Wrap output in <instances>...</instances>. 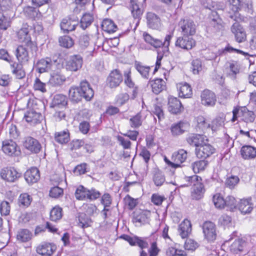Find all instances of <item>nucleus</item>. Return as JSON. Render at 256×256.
Returning <instances> with one entry per match:
<instances>
[{
  "label": "nucleus",
  "instance_id": "obj_1",
  "mask_svg": "<svg viewBox=\"0 0 256 256\" xmlns=\"http://www.w3.org/2000/svg\"><path fill=\"white\" fill-rule=\"evenodd\" d=\"M70 99L74 102H80L82 97L89 101L93 98L94 92L89 83L86 80L82 81L80 87H71L69 90Z\"/></svg>",
  "mask_w": 256,
  "mask_h": 256
},
{
  "label": "nucleus",
  "instance_id": "obj_2",
  "mask_svg": "<svg viewBox=\"0 0 256 256\" xmlns=\"http://www.w3.org/2000/svg\"><path fill=\"white\" fill-rule=\"evenodd\" d=\"M18 38L20 42L24 44L25 46L31 50V54H34L38 50L36 44L32 41L29 34L28 26L26 24L17 32Z\"/></svg>",
  "mask_w": 256,
  "mask_h": 256
},
{
  "label": "nucleus",
  "instance_id": "obj_3",
  "mask_svg": "<svg viewBox=\"0 0 256 256\" xmlns=\"http://www.w3.org/2000/svg\"><path fill=\"white\" fill-rule=\"evenodd\" d=\"M178 26L182 34L193 36L196 33V24L190 19L184 18L180 20Z\"/></svg>",
  "mask_w": 256,
  "mask_h": 256
},
{
  "label": "nucleus",
  "instance_id": "obj_4",
  "mask_svg": "<svg viewBox=\"0 0 256 256\" xmlns=\"http://www.w3.org/2000/svg\"><path fill=\"white\" fill-rule=\"evenodd\" d=\"M172 37V34L166 35L165 37L164 41L162 42L159 39L154 38L150 34L146 32L143 34V38L144 40V41L154 48H160L162 46L168 48Z\"/></svg>",
  "mask_w": 256,
  "mask_h": 256
},
{
  "label": "nucleus",
  "instance_id": "obj_5",
  "mask_svg": "<svg viewBox=\"0 0 256 256\" xmlns=\"http://www.w3.org/2000/svg\"><path fill=\"white\" fill-rule=\"evenodd\" d=\"M82 64L83 60L80 55H73L66 61L64 68L68 71L76 72L82 68Z\"/></svg>",
  "mask_w": 256,
  "mask_h": 256
},
{
  "label": "nucleus",
  "instance_id": "obj_6",
  "mask_svg": "<svg viewBox=\"0 0 256 256\" xmlns=\"http://www.w3.org/2000/svg\"><path fill=\"white\" fill-rule=\"evenodd\" d=\"M192 36L182 34L177 38L176 46L187 50L192 49L196 46V41Z\"/></svg>",
  "mask_w": 256,
  "mask_h": 256
},
{
  "label": "nucleus",
  "instance_id": "obj_7",
  "mask_svg": "<svg viewBox=\"0 0 256 256\" xmlns=\"http://www.w3.org/2000/svg\"><path fill=\"white\" fill-rule=\"evenodd\" d=\"M55 65V61L52 60L50 58H46L38 60L35 66V68L36 71L42 74L52 70Z\"/></svg>",
  "mask_w": 256,
  "mask_h": 256
},
{
  "label": "nucleus",
  "instance_id": "obj_8",
  "mask_svg": "<svg viewBox=\"0 0 256 256\" xmlns=\"http://www.w3.org/2000/svg\"><path fill=\"white\" fill-rule=\"evenodd\" d=\"M2 150L6 154L11 156H18L20 154V150L16 142L11 140L2 142Z\"/></svg>",
  "mask_w": 256,
  "mask_h": 256
},
{
  "label": "nucleus",
  "instance_id": "obj_9",
  "mask_svg": "<svg viewBox=\"0 0 256 256\" xmlns=\"http://www.w3.org/2000/svg\"><path fill=\"white\" fill-rule=\"evenodd\" d=\"M24 147L32 153L38 154L42 148V146L38 141L31 136L25 137L22 141Z\"/></svg>",
  "mask_w": 256,
  "mask_h": 256
},
{
  "label": "nucleus",
  "instance_id": "obj_10",
  "mask_svg": "<svg viewBox=\"0 0 256 256\" xmlns=\"http://www.w3.org/2000/svg\"><path fill=\"white\" fill-rule=\"evenodd\" d=\"M22 176V174L13 167L6 168L2 170V178L9 182H14Z\"/></svg>",
  "mask_w": 256,
  "mask_h": 256
},
{
  "label": "nucleus",
  "instance_id": "obj_11",
  "mask_svg": "<svg viewBox=\"0 0 256 256\" xmlns=\"http://www.w3.org/2000/svg\"><path fill=\"white\" fill-rule=\"evenodd\" d=\"M215 152V148L211 144H206L204 141L198 148H196V156L200 158H206Z\"/></svg>",
  "mask_w": 256,
  "mask_h": 256
},
{
  "label": "nucleus",
  "instance_id": "obj_12",
  "mask_svg": "<svg viewBox=\"0 0 256 256\" xmlns=\"http://www.w3.org/2000/svg\"><path fill=\"white\" fill-rule=\"evenodd\" d=\"M202 230L205 238L208 241H214L216 237V227L214 223L208 221L202 226Z\"/></svg>",
  "mask_w": 256,
  "mask_h": 256
},
{
  "label": "nucleus",
  "instance_id": "obj_13",
  "mask_svg": "<svg viewBox=\"0 0 256 256\" xmlns=\"http://www.w3.org/2000/svg\"><path fill=\"white\" fill-rule=\"evenodd\" d=\"M147 26L153 30H159L162 26L161 20L160 16L152 12L146 14Z\"/></svg>",
  "mask_w": 256,
  "mask_h": 256
},
{
  "label": "nucleus",
  "instance_id": "obj_14",
  "mask_svg": "<svg viewBox=\"0 0 256 256\" xmlns=\"http://www.w3.org/2000/svg\"><path fill=\"white\" fill-rule=\"evenodd\" d=\"M201 102L202 105L206 106H213L216 101L215 94L208 90H205L200 94Z\"/></svg>",
  "mask_w": 256,
  "mask_h": 256
},
{
  "label": "nucleus",
  "instance_id": "obj_15",
  "mask_svg": "<svg viewBox=\"0 0 256 256\" xmlns=\"http://www.w3.org/2000/svg\"><path fill=\"white\" fill-rule=\"evenodd\" d=\"M122 81V75L118 70L112 71L107 78V84L110 88L118 86Z\"/></svg>",
  "mask_w": 256,
  "mask_h": 256
},
{
  "label": "nucleus",
  "instance_id": "obj_16",
  "mask_svg": "<svg viewBox=\"0 0 256 256\" xmlns=\"http://www.w3.org/2000/svg\"><path fill=\"white\" fill-rule=\"evenodd\" d=\"M184 110L181 102L175 97L170 96L168 99V110L173 114H180Z\"/></svg>",
  "mask_w": 256,
  "mask_h": 256
},
{
  "label": "nucleus",
  "instance_id": "obj_17",
  "mask_svg": "<svg viewBox=\"0 0 256 256\" xmlns=\"http://www.w3.org/2000/svg\"><path fill=\"white\" fill-rule=\"evenodd\" d=\"M28 48L23 46H18L15 50L14 54L18 62L21 63H27L29 61L30 56ZM28 49H30L28 48Z\"/></svg>",
  "mask_w": 256,
  "mask_h": 256
},
{
  "label": "nucleus",
  "instance_id": "obj_18",
  "mask_svg": "<svg viewBox=\"0 0 256 256\" xmlns=\"http://www.w3.org/2000/svg\"><path fill=\"white\" fill-rule=\"evenodd\" d=\"M40 178L39 170L36 168H32L26 171L24 178L28 184L36 182Z\"/></svg>",
  "mask_w": 256,
  "mask_h": 256
},
{
  "label": "nucleus",
  "instance_id": "obj_19",
  "mask_svg": "<svg viewBox=\"0 0 256 256\" xmlns=\"http://www.w3.org/2000/svg\"><path fill=\"white\" fill-rule=\"evenodd\" d=\"M205 140H208L205 136L198 134H192L186 138L188 143L192 146H196V148H198L202 143H204Z\"/></svg>",
  "mask_w": 256,
  "mask_h": 256
},
{
  "label": "nucleus",
  "instance_id": "obj_20",
  "mask_svg": "<svg viewBox=\"0 0 256 256\" xmlns=\"http://www.w3.org/2000/svg\"><path fill=\"white\" fill-rule=\"evenodd\" d=\"M238 209L243 214L250 213L254 208V204L252 202V198H244L238 204Z\"/></svg>",
  "mask_w": 256,
  "mask_h": 256
},
{
  "label": "nucleus",
  "instance_id": "obj_21",
  "mask_svg": "<svg viewBox=\"0 0 256 256\" xmlns=\"http://www.w3.org/2000/svg\"><path fill=\"white\" fill-rule=\"evenodd\" d=\"M56 246L52 244L45 243L37 248V252L42 256H50L56 250Z\"/></svg>",
  "mask_w": 256,
  "mask_h": 256
},
{
  "label": "nucleus",
  "instance_id": "obj_22",
  "mask_svg": "<svg viewBox=\"0 0 256 256\" xmlns=\"http://www.w3.org/2000/svg\"><path fill=\"white\" fill-rule=\"evenodd\" d=\"M242 157L244 160H252L256 157V148L249 145L242 146L240 150Z\"/></svg>",
  "mask_w": 256,
  "mask_h": 256
},
{
  "label": "nucleus",
  "instance_id": "obj_23",
  "mask_svg": "<svg viewBox=\"0 0 256 256\" xmlns=\"http://www.w3.org/2000/svg\"><path fill=\"white\" fill-rule=\"evenodd\" d=\"M187 158V152L183 149L174 152L172 156V160L174 162L176 168L180 167V164L184 162Z\"/></svg>",
  "mask_w": 256,
  "mask_h": 256
},
{
  "label": "nucleus",
  "instance_id": "obj_24",
  "mask_svg": "<svg viewBox=\"0 0 256 256\" xmlns=\"http://www.w3.org/2000/svg\"><path fill=\"white\" fill-rule=\"evenodd\" d=\"M78 24V22L76 20L70 18H64L62 20L60 26L64 33H68L74 30Z\"/></svg>",
  "mask_w": 256,
  "mask_h": 256
},
{
  "label": "nucleus",
  "instance_id": "obj_25",
  "mask_svg": "<svg viewBox=\"0 0 256 256\" xmlns=\"http://www.w3.org/2000/svg\"><path fill=\"white\" fill-rule=\"evenodd\" d=\"M178 232L182 238L188 236L192 231L190 222L187 219L184 220L178 226Z\"/></svg>",
  "mask_w": 256,
  "mask_h": 256
},
{
  "label": "nucleus",
  "instance_id": "obj_26",
  "mask_svg": "<svg viewBox=\"0 0 256 256\" xmlns=\"http://www.w3.org/2000/svg\"><path fill=\"white\" fill-rule=\"evenodd\" d=\"M42 117L40 114L33 110L27 112L24 116L26 120L28 122L32 124H35L38 122H40Z\"/></svg>",
  "mask_w": 256,
  "mask_h": 256
},
{
  "label": "nucleus",
  "instance_id": "obj_27",
  "mask_svg": "<svg viewBox=\"0 0 256 256\" xmlns=\"http://www.w3.org/2000/svg\"><path fill=\"white\" fill-rule=\"evenodd\" d=\"M24 63L21 62H13L10 64L12 68V72L15 75L16 78L18 79H22L26 76V72L22 67V64Z\"/></svg>",
  "mask_w": 256,
  "mask_h": 256
},
{
  "label": "nucleus",
  "instance_id": "obj_28",
  "mask_svg": "<svg viewBox=\"0 0 256 256\" xmlns=\"http://www.w3.org/2000/svg\"><path fill=\"white\" fill-rule=\"evenodd\" d=\"M205 192V188L202 182L196 184L194 186L192 191V192L191 196L192 199L195 200H199L203 196Z\"/></svg>",
  "mask_w": 256,
  "mask_h": 256
},
{
  "label": "nucleus",
  "instance_id": "obj_29",
  "mask_svg": "<svg viewBox=\"0 0 256 256\" xmlns=\"http://www.w3.org/2000/svg\"><path fill=\"white\" fill-rule=\"evenodd\" d=\"M66 80L64 76L58 72L51 74L48 84L53 86H60Z\"/></svg>",
  "mask_w": 256,
  "mask_h": 256
},
{
  "label": "nucleus",
  "instance_id": "obj_30",
  "mask_svg": "<svg viewBox=\"0 0 256 256\" xmlns=\"http://www.w3.org/2000/svg\"><path fill=\"white\" fill-rule=\"evenodd\" d=\"M129 6L133 17L139 20L143 13V10L140 8L138 0H130Z\"/></svg>",
  "mask_w": 256,
  "mask_h": 256
},
{
  "label": "nucleus",
  "instance_id": "obj_31",
  "mask_svg": "<svg viewBox=\"0 0 256 256\" xmlns=\"http://www.w3.org/2000/svg\"><path fill=\"white\" fill-rule=\"evenodd\" d=\"M179 90V96L183 98H190L192 95V88L190 85L185 82L180 84L178 87Z\"/></svg>",
  "mask_w": 256,
  "mask_h": 256
},
{
  "label": "nucleus",
  "instance_id": "obj_32",
  "mask_svg": "<svg viewBox=\"0 0 256 256\" xmlns=\"http://www.w3.org/2000/svg\"><path fill=\"white\" fill-rule=\"evenodd\" d=\"M151 86L153 92L158 94L162 91L166 87L164 81L161 78H157L151 81Z\"/></svg>",
  "mask_w": 256,
  "mask_h": 256
},
{
  "label": "nucleus",
  "instance_id": "obj_33",
  "mask_svg": "<svg viewBox=\"0 0 256 256\" xmlns=\"http://www.w3.org/2000/svg\"><path fill=\"white\" fill-rule=\"evenodd\" d=\"M94 20V18L92 14L86 13L83 14L80 19V26L82 29L86 30L91 25Z\"/></svg>",
  "mask_w": 256,
  "mask_h": 256
},
{
  "label": "nucleus",
  "instance_id": "obj_34",
  "mask_svg": "<svg viewBox=\"0 0 256 256\" xmlns=\"http://www.w3.org/2000/svg\"><path fill=\"white\" fill-rule=\"evenodd\" d=\"M152 180L154 184L157 186H162L166 180L162 172L158 169H155L154 170Z\"/></svg>",
  "mask_w": 256,
  "mask_h": 256
},
{
  "label": "nucleus",
  "instance_id": "obj_35",
  "mask_svg": "<svg viewBox=\"0 0 256 256\" xmlns=\"http://www.w3.org/2000/svg\"><path fill=\"white\" fill-rule=\"evenodd\" d=\"M102 28L103 30L108 33H113L116 30L117 26L111 20H104L102 24Z\"/></svg>",
  "mask_w": 256,
  "mask_h": 256
},
{
  "label": "nucleus",
  "instance_id": "obj_36",
  "mask_svg": "<svg viewBox=\"0 0 256 256\" xmlns=\"http://www.w3.org/2000/svg\"><path fill=\"white\" fill-rule=\"evenodd\" d=\"M55 140L61 144L67 143L70 140V134L68 130L56 132Z\"/></svg>",
  "mask_w": 256,
  "mask_h": 256
},
{
  "label": "nucleus",
  "instance_id": "obj_37",
  "mask_svg": "<svg viewBox=\"0 0 256 256\" xmlns=\"http://www.w3.org/2000/svg\"><path fill=\"white\" fill-rule=\"evenodd\" d=\"M246 244L245 241L242 238L236 240L230 246V250L234 253H238L242 250Z\"/></svg>",
  "mask_w": 256,
  "mask_h": 256
},
{
  "label": "nucleus",
  "instance_id": "obj_38",
  "mask_svg": "<svg viewBox=\"0 0 256 256\" xmlns=\"http://www.w3.org/2000/svg\"><path fill=\"white\" fill-rule=\"evenodd\" d=\"M185 125L186 124L182 122L173 124L170 128L172 134L174 136H177L182 134L185 131Z\"/></svg>",
  "mask_w": 256,
  "mask_h": 256
},
{
  "label": "nucleus",
  "instance_id": "obj_39",
  "mask_svg": "<svg viewBox=\"0 0 256 256\" xmlns=\"http://www.w3.org/2000/svg\"><path fill=\"white\" fill-rule=\"evenodd\" d=\"M67 104L66 96L62 94L54 96L52 100V106H64Z\"/></svg>",
  "mask_w": 256,
  "mask_h": 256
},
{
  "label": "nucleus",
  "instance_id": "obj_40",
  "mask_svg": "<svg viewBox=\"0 0 256 256\" xmlns=\"http://www.w3.org/2000/svg\"><path fill=\"white\" fill-rule=\"evenodd\" d=\"M197 122L198 126L202 131H205L210 128L212 130H214V126L211 127L210 122L202 116H199L197 118Z\"/></svg>",
  "mask_w": 256,
  "mask_h": 256
},
{
  "label": "nucleus",
  "instance_id": "obj_41",
  "mask_svg": "<svg viewBox=\"0 0 256 256\" xmlns=\"http://www.w3.org/2000/svg\"><path fill=\"white\" fill-rule=\"evenodd\" d=\"M208 165V162L205 160H198L192 164V168L195 174L198 173L205 170Z\"/></svg>",
  "mask_w": 256,
  "mask_h": 256
},
{
  "label": "nucleus",
  "instance_id": "obj_42",
  "mask_svg": "<svg viewBox=\"0 0 256 256\" xmlns=\"http://www.w3.org/2000/svg\"><path fill=\"white\" fill-rule=\"evenodd\" d=\"M136 70L139 72L142 78L148 79L150 76V67L142 65V64L138 62L135 64Z\"/></svg>",
  "mask_w": 256,
  "mask_h": 256
},
{
  "label": "nucleus",
  "instance_id": "obj_43",
  "mask_svg": "<svg viewBox=\"0 0 256 256\" xmlns=\"http://www.w3.org/2000/svg\"><path fill=\"white\" fill-rule=\"evenodd\" d=\"M88 189L82 186H80L75 192V196L78 200H84L88 198Z\"/></svg>",
  "mask_w": 256,
  "mask_h": 256
},
{
  "label": "nucleus",
  "instance_id": "obj_44",
  "mask_svg": "<svg viewBox=\"0 0 256 256\" xmlns=\"http://www.w3.org/2000/svg\"><path fill=\"white\" fill-rule=\"evenodd\" d=\"M31 232L27 229H23L20 230L17 234L18 240L22 242H26L32 238Z\"/></svg>",
  "mask_w": 256,
  "mask_h": 256
},
{
  "label": "nucleus",
  "instance_id": "obj_45",
  "mask_svg": "<svg viewBox=\"0 0 256 256\" xmlns=\"http://www.w3.org/2000/svg\"><path fill=\"white\" fill-rule=\"evenodd\" d=\"M58 42L61 46L68 48L72 46L74 44V42L72 38L68 36H64L60 37Z\"/></svg>",
  "mask_w": 256,
  "mask_h": 256
},
{
  "label": "nucleus",
  "instance_id": "obj_46",
  "mask_svg": "<svg viewBox=\"0 0 256 256\" xmlns=\"http://www.w3.org/2000/svg\"><path fill=\"white\" fill-rule=\"evenodd\" d=\"M78 225L82 228L90 226L92 220L85 214H81L78 216Z\"/></svg>",
  "mask_w": 256,
  "mask_h": 256
},
{
  "label": "nucleus",
  "instance_id": "obj_47",
  "mask_svg": "<svg viewBox=\"0 0 256 256\" xmlns=\"http://www.w3.org/2000/svg\"><path fill=\"white\" fill-rule=\"evenodd\" d=\"M62 217V208L59 206L54 207L50 212V219L54 222L60 220Z\"/></svg>",
  "mask_w": 256,
  "mask_h": 256
},
{
  "label": "nucleus",
  "instance_id": "obj_48",
  "mask_svg": "<svg viewBox=\"0 0 256 256\" xmlns=\"http://www.w3.org/2000/svg\"><path fill=\"white\" fill-rule=\"evenodd\" d=\"M130 124L131 127L133 128H137L140 126L142 124V112H140L131 118L130 120Z\"/></svg>",
  "mask_w": 256,
  "mask_h": 256
},
{
  "label": "nucleus",
  "instance_id": "obj_49",
  "mask_svg": "<svg viewBox=\"0 0 256 256\" xmlns=\"http://www.w3.org/2000/svg\"><path fill=\"white\" fill-rule=\"evenodd\" d=\"M230 72L228 76L232 80L236 78V75L240 72V66L236 62H232L230 63Z\"/></svg>",
  "mask_w": 256,
  "mask_h": 256
},
{
  "label": "nucleus",
  "instance_id": "obj_50",
  "mask_svg": "<svg viewBox=\"0 0 256 256\" xmlns=\"http://www.w3.org/2000/svg\"><path fill=\"white\" fill-rule=\"evenodd\" d=\"M213 202L216 207L218 208H223L225 207V200L220 194H216L213 196Z\"/></svg>",
  "mask_w": 256,
  "mask_h": 256
},
{
  "label": "nucleus",
  "instance_id": "obj_51",
  "mask_svg": "<svg viewBox=\"0 0 256 256\" xmlns=\"http://www.w3.org/2000/svg\"><path fill=\"white\" fill-rule=\"evenodd\" d=\"M252 6L251 0H240V10H243L249 14L252 13Z\"/></svg>",
  "mask_w": 256,
  "mask_h": 256
},
{
  "label": "nucleus",
  "instance_id": "obj_52",
  "mask_svg": "<svg viewBox=\"0 0 256 256\" xmlns=\"http://www.w3.org/2000/svg\"><path fill=\"white\" fill-rule=\"evenodd\" d=\"M185 180L188 182V184L185 185L186 186L191 185H193L194 186L196 184H198L202 181V178L197 175L186 176L185 178Z\"/></svg>",
  "mask_w": 256,
  "mask_h": 256
},
{
  "label": "nucleus",
  "instance_id": "obj_53",
  "mask_svg": "<svg viewBox=\"0 0 256 256\" xmlns=\"http://www.w3.org/2000/svg\"><path fill=\"white\" fill-rule=\"evenodd\" d=\"M130 99V96L126 92H123L118 94L116 98V102L119 106L125 104Z\"/></svg>",
  "mask_w": 256,
  "mask_h": 256
},
{
  "label": "nucleus",
  "instance_id": "obj_54",
  "mask_svg": "<svg viewBox=\"0 0 256 256\" xmlns=\"http://www.w3.org/2000/svg\"><path fill=\"white\" fill-rule=\"evenodd\" d=\"M24 12L30 18H34L38 14V10L36 8L30 6L26 7Z\"/></svg>",
  "mask_w": 256,
  "mask_h": 256
},
{
  "label": "nucleus",
  "instance_id": "obj_55",
  "mask_svg": "<svg viewBox=\"0 0 256 256\" xmlns=\"http://www.w3.org/2000/svg\"><path fill=\"white\" fill-rule=\"evenodd\" d=\"M225 206L230 210H233L236 207V200L232 196H228L225 199Z\"/></svg>",
  "mask_w": 256,
  "mask_h": 256
},
{
  "label": "nucleus",
  "instance_id": "obj_56",
  "mask_svg": "<svg viewBox=\"0 0 256 256\" xmlns=\"http://www.w3.org/2000/svg\"><path fill=\"white\" fill-rule=\"evenodd\" d=\"M134 246H138L141 249L146 248L148 246V243L146 241V238L134 236Z\"/></svg>",
  "mask_w": 256,
  "mask_h": 256
},
{
  "label": "nucleus",
  "instance_id": "obj_57",
  "mask_svg": "<svg viewBox=\"0 0 256 256\" xmlns=\"http://www.w3.org/2000/svg\"><path fill=\"white\" fill-rule=\"evenodd\" d=\"M117 140L119 142V144L124 149H130L131 148L132 143L128 138L118 136H117Z\"/></svg>",
  "mask_w": 256,
  "mask_h": 256
},
{
  "label": "nucleus",
  "instance_id": "obj_58",
  "mask_svg": "<svg viewBox=\"0 0 256 256\" xmlns=\"http://www.w3.org/2000/svg\"><path fill=\"white\" fill-rule=\"evenodd\" d=\"M18 201L20 204L28 206L30 204L32 198L28 194H22L20 195Z\"/></svg>",
  "mask_w": 256,
  "mask_h": 256
},
{
  "label": "nucleus",
  "instance_id": "obj_59",
  "mask_svg": "<svg viewBox=\"0 0 256 256\" xmlns=\"http://www.w3.org/2000/svg\"><path fill=\"white\" fill-rule=\"evenodd\" d=\"M239 181L240 179L238 176H232L226 179V184L230 188H232L238 184Z\"/></svg>",
  "mask_w": 256,
  "mask_h": 256
},
{
  "label": "nucleus",
  "instance_id": "obj_60",
  "mask_svg": "<svg viewBox=\"0 0 256 256\" xmlns=\"http://www.w3.org/2000/svg\"><path fill=\"white\" fill-rule=\"evenodd\" d=\"M34 88L36 90H39L42 92H44L46 91V84L42 82L38 78H36L34 80Z\"/></svg>",
  "mask_w": 256,
  "mask_h": 256
},
{
  "label": "nucleus",
  "instance_id": "obj_61",
  "mask_svg": "<svg viewBox=\"0 0 256 256\" xmlns=\"http://www.w3.org/2000/svg\"><path fill=\"white\" fill-rule=\"evenodd\" d=\"M10 210V204L7 201H2L0 204V212L2 215L9 214Z\"/></svg>",
  "mask_w": 256,
  "mask_h": 256
},
{
  "label": "nucleus",
  "instance_id": "obj_62",
  "mask_svg": "<svg viewBox=\"0 0 256 256\" xmlns=\"http://www.w3.org/2000/svg\"><path fill=\"white\" fill-rule=\"evenodd\" d=\"M63 194V190L58 186H54L51 188L50 192V196L58 198Z\"/></svg>",
  "mask_w": 256,
  "mask_h": 256
},
{
  "label": "nucleus",
  "instance_id": "obj_63",
  "mask_svg": "<svg viewBox=\"0 0 256 256\" xmlns=\"http://www.w3.org/2000/svg\"><path fill=\"white\" fill-rule=\"evenodd\" d=\"M198 247V243L192 239L186 240L184 244L186 250H194Z\"/></svg>",
  "mask_w": 256,
  "mask_h": 256
},
{
  "label": "nucleus",
  "instance_id": "obj_64",
  "mask_svg": "<svg viewBox=\"0 0 256 256\" xmlns=\"http://www.w3.org/2000/svg\"><path fill=\"white\" fill-rule=\"evenodd\" d=\"M210 24L216 31L222 30L224 28V23L222 18H218L214 22H210Z\"/></svg>",
  "mask_w": 256,
  "mask_h": 256
}]
</instances>
